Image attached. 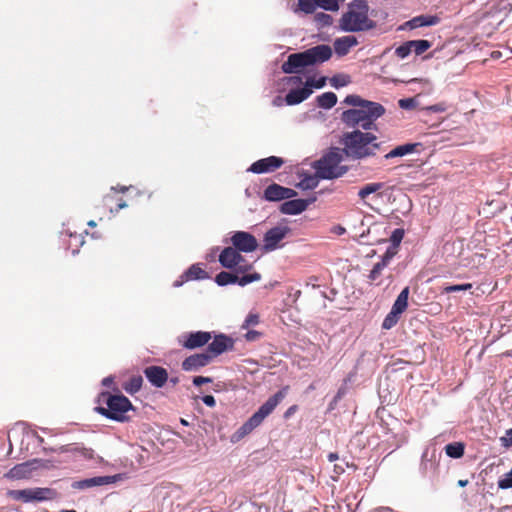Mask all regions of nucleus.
Here are the masks:
<instances>
[{"label": "nucleus", "mask_w": 512, "mask_h": 512, "mask_svg": "<svg viewBox=\"0 0 512 512\" xmlns=\"http://www.w3.org/2000/svg\"><path fill=\"white\" fill-rule=\"evenodd\" d=\"M343 103L353 108L342 112V123L348 128L359 127L364 131L375 129V121L386 111L382 104L365 100L356 94L347 95Z\"/></svg>", "instance_id": "1"}, {"label": "nucleus", "mask_w": 512, "mask_h": 512, "mask_svg": "<svg viewBox=\"0 0 512 512\" xmlns=\"http://www.w3.org/2000/svg\"><path fill=\"white\" fill-rule=\"evenodd\" d=\"M340 142L345 155L353 160L372 157L377 151L383 150L382 143L377 142L375 134L359 129L344 133Z\"/></svg>", "instance_id": "2"}, {"label": "nucleus", "mask_w": 512, "mask_h": 512, "mask_svg": "<svg viewBox=\"0 0 512 512\" xmlns=\"http://www.w3.org/2000/svg\"><path fill=\"white\" fill-rule=\"evenodd\" d=\"M332 48L327 44H319L302 52L290 54L282 64L281 69L285 74L300 73L303 68L319 65L332 57Z\"/></svg>", "instance_id": "3"}, {"label": "nucleus", "mask_w": 512, "mask_h": 512, "mask_svg": "<svg viewBox=\"0 0 512 512\" xmlns=\"http://www.w3.org/2000/svg\"><path fill=\"white\" fill-rule=\"evenodd\" d=\"M376 21L369 18L367 0H353L339 19V29L343 32H364L376 27Z\"/></svg>", "instance_id": "4"}, {"label": "nucleus", "mask_w": 512, "mask_h": 512, "mask_svg": "<svg viewBox=\"0 0 512 512\" xmlns=\"http://www.w3.org/2000/svg\"><path fill=\"white\" fill-rule=\"evenodd\" d=\"M288 392V387H283L274 395L270 396L258 410L242 424L230 437L232 443H237L257 428L264 419L283 401Z\"/></svg>", "instance_id": "5"}, {"label": "nucleus", "mask_w": 512, "mask_h": 512, "mask_svg": "<svg viewBox=\"0 0 512 512\" xmlns=\"http://www.w3.org/2000/svg\"><path fill=\"white\" fill-rule=\"evenodd\" d=\"M288 392V387H283L274 395L270 396L258 410L242 424L230 437L232 443H237L257 428L264 419L283 401Z\"/></svg>", "instance_id": "6"}, {"label": "nucleus", "mask_w": 512, "mask_h": 512, "mask_svg": "<svg viewBox=\"0 0 512 512\" xmlns=\"http://www.w3.org/2000/svg\"><path fill=\"white\" fill-rule=\"evenodd\" d=\"M288 392V387H283L274 395L270 396L258 410L242 424L230 437L232 443H237L257 428L264 419L283 401Z\"/></svg>", "instance_id": "7"}, {"label": "nucleus", "mask_w": 512, "mask_h": 512, "mask_svg": "<svg viewBox=\"0 0 512 512\" xmlns=\"http://www.w3.org/2000/svg\"><path fill=\"white\" fill-rule=\"evenodd\" d=\"M344 151L338 147H331L319 160L315 161L313 168L319 179L332 180L342 177L348 167L341 165L344 160Z\"/></svg>", "instance_id": "8"}, {"label": "nucleus", "mask_w": 512, "mask_h": 512, "mask_svg": "<svg viewBox=\"0 0 512 512\" xmlns=\"http://www.w3.org/2000/svg\"><path fill=\"white\" fill-rule=\"evenodd\" d=\"M101 396L105 398L106 407H96V411L108 419L123 422L127 419L125 413L134 409L131 401L122 394L103 392Z\"/></svg>", "instance_id": "9"}, {"label": "nucleus", "mask_w": 512, "mask_h": 512, "mask_svg": "<svg viewBox=\"0 0 512 512\" xmlns=\"http://www.w3.org/2000/svg\"><path fill=\"white\" fill-rule=\"evenodd\" d=\"M56 492L47 487H35L9 491V496L23 503L44 502L54 499Z\"/></svg>", "instance_id": "10"}, {"label": "nucleus", "mask_w": 512, "mask_h": 512, "mask_svg": "<svg viewBox=\"0 0 512 512\" xmlns=\"http://www.w3.org/2000/svg\"><path fill=\"white\" fill-rule=\"evenodd\" d=\"M291 233V228L286 224H278L267 230L263 236L264 252H272L283 245L281 242Z\"/></svg>", "instance_id": "11"}, {"label": "nucleus", "mask_w": 512, "mask_h": 512, "mask_svg": "<svg viewBox=\"0 0 512 512\" xmlns=\"http://www.w3.org/2000/svg\"><path fill=\"white\" fill-rule=\"evenodd\" d=\"M123 479V474L95 476L74 481L71 487L75 490H87L94 487H101L114 484Z\"/></svg>", "instance_id": "12"}, {"label": "nucleus", "mask_w": 512, "mask_h": 512, "mask_svg": "<svg viewBox=\"0 0 512 512\" xmlns=\"http://www.w3.org/2000/svg\"><path fill=\"white\" fill-rule=\"evenodd\" d=\"M212 339V332L194 331L184 333L177 338L178 344L188 350L203 347Z\"/></svg>", "instance_id": "13"}, {"label": "nucleus", "mask_w": 512, "mask_h": 512, "mask_svg": "<svg viewBox=\"0 0 512 512\" xmlns=\"http://www.w3.org/2000/svg\"><path fill=\"white\" fill-rule=\"evenodd\" d=\"M231 244L234 248L243 253L254 252L258 248L256 237L247 231H235L230 237Z\"/></svg>", "instance_id": "14"}, {"label": "nucleus", "mask_w": 512, "mask_h": 512, "mask_svg": "<svg viewBox=\"0 0 512 512\" xmlns=\"http://www.w3.org/2000/svg\"><path fill=\"white\" fill-rule=\"evenodd\" d=\"M296 195L297 192L294 189L272 183L265 188L262 198L268 202H279L293 198Z\"/></svg>", "instance_id": "15"}, {"label": "nucleus", "mask_w": 512, "mask_h": 512, "mask_svg": "<svg viewBox=\"0 0 512 512\" xmlns=\"http://www.w3.org/2000/svg\"><path fill=\"white\" fill-rule=\"evenodd\" d=\"M212 339L207 347V353L212 356V359L234 348V339L226 334H215Z\"/></svg>", "instance_id": "16"}, {"label": "nucleus", "mask_w": 512, "mask_h": 512, "mask_svg": "<svg viewBox=\"0 0 512 512\" xmlns=\"http://www.w3.org/2000/svg\"><path fill=\"white\" fill-rule=\"evenodd\" d=\"M284 163V160L278 156H269L259 159L252 163L247 169V172L254 174L270 173L279 169Z\"/></svg>", "instance_id": "17"}, {"label": "nucleus", "mask_w": 512, "mask_h": 512, "mask_svg": "<svg viewBox=\"0 0 512 512\" xmlns=\"http://www.w3.org/2000/svg\"><path fill=\"white\" fill-rule=\"evenodd\" d=\"M241 253V251L233 246L225 247L219 254L218 261L222 267L233 270L238 264L244 262V257Z\"/></svg>", "instance_id": "18"}, {"label": "nucleus", "mask_w": 512, "mask_h": 512, "mask_svg": "<svg viewBox=\"0 0 512 512\" xmlns=\"http://www.w3.org/2000/svg\"><path fill=\"white\" fill-rule=\"evenodd\" d=\"M315 201V198L311 199H286L280 205V212L286 215H298L304 212L308 206Z\"/></svg>", "instance_id": "19"}, {"label": "nucleus", "mask_w": 512, "mask_h": 512, "mask_svg": "<svg viewBox=\"0 0 512 512\" xmlns=\"http://www.w3.org/2000/svg\"><path fill=\"white\" fill-rule=\"evenodd\" d=\"M144 375L155 388H162L169 379L167 370L157 365L146 367L144 369Z\"/></svg>", "instance_id": "20"}, {"label": "nucleus", "mask_w": 512, "mask_h": 512, "mask_svg": "<svg viewBox=\"0 0 512 512\" xmlns=\"http://www.w3.org/2000/svg\"><path fill=\"white\" fill-rule=\"evenodd\" d=\"M48 460L42 459H33L31 461H27L25 463L16 465L10 470V475L15 478H24L31 470H36L39 468H48L49 467Z\"/></svg>", "instance_id": "21"}, {"label": "nucleus", "mask_w": 512, "mask_h": 512, "mask_svg": "<svg viewBox=\"0 0 512 512\" xmlns=\"http://www.w3.org/2000/svg\"><path fill=\"white\" fill-rule=\"evenodd\" d=\"M212 361V356L207 353H197L188 356L182 362V369L187 372L198 371Z\"/></svg>", "instance_id": "22"}, {"label": "nucleus", "mask_w": 512, "mask_h": 512, "mask_svg": "<svg viewBox=\"0 0 512 512\" xmlns=\"http://www.w3.org/2000/svg\"><path fill=\"white\" fill-rule=\"evenodd\" d=\"M313 93V90L306 87L304 84L301 88H294L288 91L285 96V103L287 105H297L305 101Z\"/></svg>", "instance_id": "23"}, {"label": "nucleus", "mask_w": 512, "mask_h": 512, "mask_svg": "<svg viewBox=\"0 0 512 512\" xmlns=\"http://www.w3.org/2000/svg\"><path fill=\"white\" fill-rule=\"evenodd\" d=\"M440 22L437 15H419L405 22L402 28L416 29L426 26H434Z\"/></svg>", "instance_id": "24"}, {"label": "nucleus", "mask_w": 512, "mask_h": 512, "mask_svg": "<svg viewBox=\"0 0 512 512\" xmlns=\"http://www.w3.org/2000/svg\"><path fill=\"white\" fill-rule=\"evenodd\" d=\"M356 45H358V40L355 36H343L335 39L334 50L339 57H342L347 55L350 49Z\"/></svg>", "instance_id": "25"}, {"label": "nucleus", "mask_w": 512, "mask_h": 512, "mask_svg": "<svg viewBox=\"0 0 512 512\" xmlns=\"http://www.w3.org/2000/svg\"><path fill=\"white\" fill-rule=\"evenodd\" d=\"M417 146H419V143H406L403 145L396 146L391 151L387 152L384 155V158L388 160L398 157H404L408 154L413 153L416 150Z\"/></svg>", "instance_id": "26"}, {"label": "nucleus", "mask_w": 512, "mask_h": 512, "mask_svg": "<svg viewBox=\"0 0 512 512\" xmlns=\"http://www.w3.org/2000/svg\"><path fill=\"white\" fill-rule=\"evenodd\" d=\"M409 287H405L397 296L394 304L392 305L391 311L401 315L408 306Z\"/></svg>", "instance_id": "27"}, {"label": "nucleus", "mask_w": 512, "mask_h": 512, "mask_svg": "<svg viewBox=\"0 0 512 512\" xmlns=\"http://www.w3.org/2000/svg\"><path fill=\"white\" fill-rule=\"evenodd\" d=\"M143 384V378L141 375H133L122 385V388L130 395H134L139 392Z\"/></svg>", "instance_id": "28"}, {"label": "nucleus", "mask_w": 512, "mask_h": 512, "mask_svg": "<svg viewBox=\"0 0 512 512\" xmlns=\"http://www.w3.org/2000/svg\"><path fill=\"white\" fill-rule=\"evenodd\" d=\"M184 278L189 281L202 280L208 278V274L200 264H193L184 272Z\"/></svg>", "instance_id": "29"}, {"label": "nucleus", "mask_w": 512, "mask_h": 512, "mask_svg": "<svg viewBox=\"0 0 512 512\" xmlns=\"http://www.w3.org/2000/svg\"><path fill=\"white\" fill-rule=\"evenodd\" d=\"M316 103L322 109H331L337 103V96L333 92H325L317 96Z\"/></svg>", "instance_id": "30"}, {"label": "nucleus", "mask_w": 512, "mask_h": 512, "mask_svg": "<svg viewBox=\"0 0 512 512\" xmlns=\"http://www.w3.org/2000/svg\"><path fill=\"white\" fill-rule=\"evenodd\" d=\"M444 450L448 457L458 459L463 456L465 445L462 442H452L447 444Z\"/></svg>", "instance_id": "31"}, {"label": "nucleus", "mask_w": 512, "mask_h": 512, "mask_svg": "<svg viewBox=\"0 0 512 512\" xmlns=\"http://www.w3.org/2000/svg\"><path fill=\"white\" fill-rule=\"evenodd\" d=\"M384 187L383 182L368 183L358 191V197L365 200L370 194L376 193Z\"/></svg>", "instance_id": "32"}, {"label": "nucleus", "mask_w": 512, "mask_h": 512, "mask_svg": "<svg viewBox=\"0 0 512 512\" xmlns=\"http://www.w3.org/2000/svg\"><path fill=\"white\" fill-rule=\"evenodd\" d=\"M215 282L218 286H227L236 283V274L228 271H221L215 276Z\"/></svg>", "instance_id": "33"}, {"label": "nucleus", "mask_w": 512, "mask_h": 512, "mask_svg": "<svg viewBox=\"0 0 512 512\" xmlns=\"http://www.w3.org/2000/svg\"><path fill=\"white\" fill-rule=\"evenodd\" d=\"M408 44L411 46L412 51H414L416 55L423 54L431 47V43L424 39L410 40L408 41Z\"/></svg>", "instance_id": "34"}, {"label": "nucleus", "mask_w": 512, "mask_h": 512, "mask_svg": "<svg viewBox=\"0 0 512 512\" xmlns=\"http://www.w3.org/2000/svg\"><path fill=\"white\" fill-rule=\"evenodd\" d=\"M351 83V77L347 74L339 73L330 78V84L335 89L347 86Z\"/></svg>", "instance_id": "35"}, {"label": "nucleus", "mask_w": 512, "mask_h": 512, "mask_svg": "<svg viewBox=\"0 0 512 512\" xmlns=\"http://www.w3.org/2000/svg\"><path fill=\"white\" fill-rule=\"evenodd\" d=\"M314 22L318 29L329 27L333 24V18L331 15L324 13V12H318L314 15Z\"/></svg>", "instance_id": "36"}, {"label": "nucleus", "mask_w": 512, "mask_h": 512, "mask_svg": "<svg viewBox=\"0 0 512 512\" xmlns=\"http://www.w3.org/2000/svg\"><path fill=\"white\" fill-rule=\"evenodd\" d=\"M318 177L307 175L301 181L297 184V187L303 189V190H312L318 186Z\"/></svg>", "instance_id": "37"}, {"label": "nucleus", "mask_w": 512, "mask_h": 512, "mask_svg": "<svg viewBox=\"0 0 512 512\" xmlns=\"http://www.w3.org/2000/svg\"><path fill=\"white\" fill-rule=\"evenodd\" d=\"M260 279H261V275L257 272L246 274L241 277H239L236 274V283L235 284H237L241 287H244L252 282L259 281Z\"/></svg>", "instance_id": "38"}, {"label": "nucleus", "mask_w": 512, "mask_h": 512, "mask_svg": "<svg viewBox=\"0 0 512 512\" xmlns=\"http://www.w3.org/2000/svg\"><path fill=\"white\" fill-rule=\"evenodd\" d=\"M298 7L306 14H311L318 7V0H298Z\"/></svg>", "instance_id": "39"}, {"label": "nucleus", "mask_w": 512, "mask_h": 512, "mask_svg": "<svg viewBox=\"0 0 512 512\" xmlns=\"http://www.w3.org/2000/svg\"><path fill=\"white\" fill-rule=\"evenodd\" d=\"M399 316H400L399 314L390 310V312L386 315V317L384 318V320L382 322V328L389 330L392 327H394L399 320Z\"/></svg>", "instance_id": "40"}, {"label": "nucleus", "mask_w": 512, "mask_h": 512, "mask_svg": "<svg viewBox=\"0 0 512 512\" xmlns=\"http://www.w3.org/2000/svg\"><path fill=\"white\" fill-rule=\"evenodd\" d=\"M318 7L325 11H338L339 0H318Z\"/></svg>", "instance_id": "41"}, {"label": "nucleus", "mask_w": 512, "mask_h": 512, "mask_svg": "<svg viewBox=\"0 0 512 512\" xmlns=\"http://www.w3.org/2000/svg\"><path fill=\"white\" fill-rule=\"evenodd\" d=\"M327 78L325 76L320 77L319 79L308 78L305 82L306 87L313 90V88L321 89L326 85Z\"/></svg>", "instance_id": "42"}, {"label": "nucleus", "mask_w": 512, "mask_h": 512, "mask_svg": "<svg viewBox=\"0 0 512 512\" xmlns=\"http://www.w3.org/2000/svg\"><path fill=\"white\" fill-rule=\"evenodd\" d=\"M387 266L388 265L381 260L377 262L370 271L369 279L372 281L377 280L380 277L383 269L386 268Z\"/></svg>", "instance_id": "43"}, {"label": "nucleus", "mask_w": 512, "mask_h": 512, "mask_svg": "<svg viewBox=\"0 0 512 512\" xmlns=\"http://www.w3.org/2000/svg\"><path fill=\"white\" fill-rule=\"evenodd\" d=\"M403 237H404V230L400 229V228L395 229L390 236L391 247H394L397 249L399 247Z\"/></svg>", "instance_id": "44"}, {"label": "nucleus", "mask_w": 512, "mask_h": 512, "mask_svg": "<svg viewBox=\"0 0 512 512\" xmlns=\"http://www.w3.org/2000/svg\"><path fill=\"white\" fill-rule=\"evenodd\" d=\"M418 104L416 98H403L398 101V105L403 110H413Z\"/></svg>", "instance_id": "45"}, {"label": "nucleus", "mask_w": 512, "mask_h": 512, "mask_svg": "<svg viewBox=\"0 0 512 512\" xmlns=\"http://www.w3.org/2000/svg\"><path fill=\"white\" fill-rule=\"evenodd\" d=\"M412 52V48L411 46L408 44V41L403 43L402 45L398 46L396 49H395V54L401 58V59H405L406 57H408L410 55V53Z\"/></svg>", "instance_id": "46"}, {"label": "nucleus", "mask_w": 512, "mask_h": 512, "mask_svg": "<svg viewBox=\"0 0 512 512\" xmlns=\"http://www.w3.org/2000/svg\"><path fill=\"white\" fill-rule=\"evenodd\" d=\"M432 457H433V454L430 456L429 455V450L425 449L424 452L422 453V457H421V468H422V470L426 471L429 467L430 468L433 467Z\"/></svg>", "instance_id": "47"}, {"label": "nucleus", "mask_w": 512, "mask_h": 512, "mask_svg": "<svg viewBox=\"0 0 512 512\" xmlns=\"http://www.w3.org/2000/svg\"><path fill=\"white\" fill-rule=\"evenodd\" d=\"M259 323V316L254 313H249L242 324V329H247L249 326H255Z\"/></svg>", "instance_id": "48"}, {"label": "nucleus", "mask_w": 512, "mask_h": 512, "mask_svg": "<svg viewBox=\"0 0 512 512\" xmlns=\"http://www.w3.org/2000/svg\"><path fill=\"white\" fill-rule=\"evenodd\" d=\"M472 287L470 283L465 284H458V285H451L445 287V292L451 293V292H459V291H465Z\"/></svg>", "instance_id": "49"}, {"label": "nucleus", "mask_w": 512, "mask_h": 512, "mask_svg": "<svg viewBox=\"0 0 512 512\" xmlns=\"http://www.w3.org/2000/svg\"><path fill=\"white\" fill-rule=\"evenodd\" d=\"M397 249L394 247H388L384 255L381 257V261L386 263L387 265L390 263V261L393 259V257L396 255Z\"/></svg>", "instance_id": "50"}, {"label": "nucleus", "mask_w": 512, "mask_h": 512, "mask_svg": "<svg viewBox=\"0 0 512 512\" xmlns=\"http://www.w3.org/2000/svg\"><path fill=\"white\" fill-rule=\"evenodd\" d=\"M252 268V265L249 264L245 259L244 262L238 264L234 270L236 273H245L246 271L250 270Z\"/></svg>", "instance_id": "51"}, {"label": "nucleus", "mask_w": 512, "mask_h": 512, "mask_svg": "<svg viewBox=\"0 0 512 512\" xmlns=\"http://www.w3.org/2000/svg\"><path fill=\"white\" fill-rule=\"evenodd\" d=\"M212 379L209 377H203V376H195L193 378V384L195 386H201L203 384L211 383Z\"/></svg>", "instance_id": "52"}, {"label": "nucleus", "mask_w": 512, "mask_h": 512, "mask_svg": "<svg viewBox=\"0 0 512 512\" xmlns=\"http://www.w3.org/2000/svg\"><path fill=\"white\" fill-rule=\"evenodd\" d=\"M501 441L505 447L512 446V428L507 430L506 435L501 438Z\"/></svg>", "instance_id": "53"}, {"label": "nucleus", "mask_w": 512, "mask_h": 512, "mask_svg": "<svg viewBox=\"0 0 512 512\" xmlns=\"http://www.w3.org/2000/svg\"><path fill=\"white\" fill-rule=\"evenodd\" d=\"M202 401L208 407H214L216 405V400L213 395H204Z\"/></svg>", "instance_id": "54"}, {"label": "nucleus", "mask_w": 512, "mask_h": 512, "mask_svg": "<svg viewBox=\"0 0 512 512\" xmlns=\"http://www.w3.org/2000/svg\"><path fill=\"white\" fill-rule=\"evenodd\" d=\"M260 336V333L256 330H250L245 334V338L247 341H255Z\"/></svg>", "instance_id": "55"}, {"label": "nucleus", "mask_w": 512, "mask_h": 512, "mask_svg": "<svg viewBox=\"0 0 512 512\" xmlns=\"http://www.w3.org/2000/svg\"><path fill=\"white\" fill-rule=\"evenodd\" d=\"M128 205L124 200H120L116 208H111L110 213L116 214L119 210L126 208Z\"/></svg>", "instance_id": "56"}, {"label": "nucleus", "mask_w": 512, "mask_h": 512, "mask_svg": "<svg viewBox=\"0 0 512 512\" xmlns=\"http://www.w3.org/2000/svg\"><path fill=\"white\" fill-rule=\"evenodd\" d=\"M187 281H189V280L184 278V273H183L177 280L174 281L173 287L179 288Z\"/></svg>", "instance_id": "57"}, {"label": "nucleus", "mask_w": 512, "mask_h": 512, "mask_svg": "<svg viewBox=\"0 0 512 512\" xmlns=\"http://www.w3.org/2000/svg\"><path fill=\"white\" fill-rule=\"evenodd\" d=\"M132 186H112L111 187V190L112 191H117V192H120V193H125L127 192L129 189H131Z\"/></svg>", "instance_id": "58"}, {"label": "nucleus", "mask_w": 512, "mask_h": 512, "mask_svg": "<svg viewBox=\"0 0 512 512\" xmlns=\"http://www.w3.org/2000/svg\"><path fill=\"white\" fill-rule=\"evenodd\" d=\"M113 381H114L113 376L105 377L102 380V385L105 386V387H110L112 385Z\"/></svg>", "instance_id": "59"}, {"label": "nucleus", "mask_w": 512, "mask_h": 512, "mask_svg": "<svg viewBox=\"0 0 512 512\" xmlns=\"http://www.w3.org/2000/svg\"><path fill=\"white\" fill-rule=\"evenodd\" d=\"M302 82V78L300 76H291L287 78V83L298 84Z\"/></svg>", "instance_id": "60"}, {"label": "nucleus", "mask_w": 512, "mask_h": 512, "mask_svg": "<svg viewBox=\"0 0 512 512\" xmlns=\"http://www.w3.org/2000/svg\"><path fill=\"white\" fill-rule=\"evenodd\" d=\"M296 410H297V406H295V405H293V406L289 407V408L286 410V412H285V414H284V417H285V418H289L292 414H294V413H295V411H296Z\"/></svg>", "instance_id": "61"}, {"label": "nucleus", "mask_w": 512, "mask_h": 512, "mask_svg": "<svg viewBox=\"0 0 512 512\" xmlns=\"http://www.w3.org/2000/svg\"><path fill=\"white\" fill-rule=\"evenodd\" d=\"M489 55H490L491 59L496 60V59L501 58L502 53L500 51H498V50H494V51H491Z\"/></svg>", "instance_id": "62"}, {"label": "nucleus", "mask_w": 512, "mask_h": 512, "mask_svg": "<svg viewBox=\"0 0 512 512\" xmlns=\"http://www.w3.org/2000/svg\"><path fill=\"white\" fill-rule=\"evenodd\" d=\"M68 235L70 237H74L75 241L78 242L80 246L84 244V240L81 235H73L71 232H69Z\"/></svg>", "instance_id": "63"}, {"label": "nucleus", "mask_w": 512, "mask_h": 512, "mask_svg": "<svg viewBox=\"0 0 512 512\" xmlns=\"http://www.w3.org/2000/svg\"><path fill=\"white\" fill-rule=\"evenodd\" d=\"M333 231H334L337 235H343V234L345 233V231H346V230H345V228H344V227H342V226L338 225V226H336V227L334 228V230H333Z\"/></svg>", "instance_id": "64"}]
</instances>
